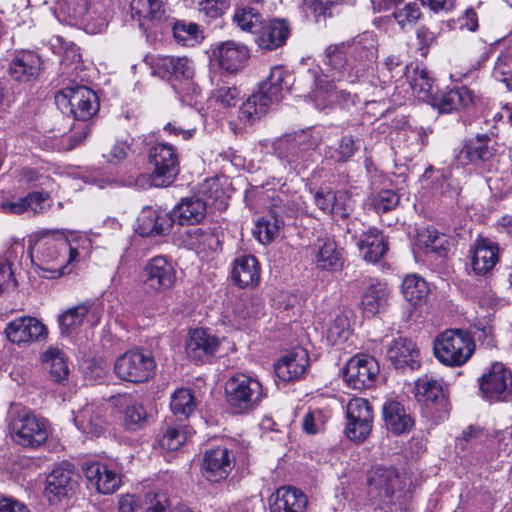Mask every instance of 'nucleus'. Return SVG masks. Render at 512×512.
<instances>
[{"label":"nucleus","mask_w":512,"mask_h":512,"mask_svg":"<svg viewBox=\"0 0 512 512\" xmlns=\"http://www.w3.org/2000/svg\"><path fill=\"white\" fill-rule=\"evenodd\" d=\"M9 431L16 444L35 449L43 445L48 438V421L29 410L22 409L11 415Z\"/></svg>","instance_id":"nucleus-1"},{"label":"nucleus","mask_w":512,"mask_h":512,"mask_svg":"<svg viewBox=\"0 0 512 512\" xmlns=\"http://www.w3.org/2000/svg\"><path fill=\"white\" fill-rule=\"evenodd\" d=\"M475 343L468 332L446 330L434 342L437 359L446 366L456 367L465 364L472 356Z\"/></svg>","instance_id":"nucleus-2"},{"label":"nucleus","mask_w":512,"mask_h":512,"mask_svg":"<svg viewBox=\"0 0 512 512\" xmlns=\"http://www.w3.org/2000/svg\"><path fill=\"white\" fill-rule=\"evenodd\" d=\"M216 180H206L197 194L184 197L171 210L170 220L181 226L199 224L207 214L209 198L218 192Z\"/></svg>","instance_id":"nucleus-3"},{"label":"nucleus","mask_w":512,"mask_h":512,"mask_svg":"<svg viewBox=\"0 0 512 512\" xmlns=\"http://www.w3.org/2000/svg\"><path fill=\"white\" fill-rule=\"evenodd\" d=\"M225 392L228 404L238 413L254 409L265 396L260 381L246 374L230 378Z\"/></svg>","instance_id":"nucleus-4"},{"label":"nucleus","mask_w":512,"mask_h":512,"mask_svg":"<svg viewBox=\"0 0 512 512\" xmlns=\"http://www.w3.org/2000/svg\"><path fill=\"white\" fill-rule=\"evenodd\" d=\"M156 363L153 356L142 349H130L120 355L114 364L118 378L131 383H143L155 372Z\"/></svg>","instance_id":"nucleus-5"},{"label":"nucleus","mask_w":512,"mask_h":512,"mask_svg":"<svg viewBox=\"0 0 512 512\" xmlns=\"http://www.w3.org/2000/svg\"><path fill=\"white\" fill-rule=\"evenodd\" d=\"M38 254L42 269L50 272L52 278L69 273L68 265L79 257L78 250L72 247L65 238L44 241Z\"/></svg>","instance_id":"nucleus-6"},{"label":"nucleus","mask_w":512,"mask_h":512,"mask_svg":"<svg viewBox=\"0 0 512 512\" xmlns=\"http://www.w3.org/2000/svg\"><path fill=\"white\" fill-rule=\"evenodd\" d=\"M370 493L378 498L383 506H390L399 501L405 488V480L390 467H376L368 478Z\"/></svg>","instance_id":"nucleus-7"},{"label":"nucleus","mask_w":512,"mask_h":512,"mask_svg":"<svg viewBox=\"0 0 512 512\" xmlns=\"http://www.w3.org/2000/svg\"><path fill=\"white\" fill-rule=\"evenodd\" d=\"M149 159L154 166L151 174L152 185L155 187L171 185L180 171L175 148L170 144L159 143L151 148Z\"/></svg>","instance_id":"nucleus-8"},{"label":"nucleus","mask_w":512,"mask_h":512,"mask_svg":"<svg viewBox=\"0 0 512 512\" xmlns=\"http://www.w3.org/2000/svg\"><path fill=\"white\" fill-rule=\"evenodd\" d=\"M316 146L317 141L306 131L283 135L273 144L275 154L295 169L307 161Z\"/></svg>","instance_id":"nucleus-9"},{"label":"nucleus","mask_w":512,"mask_h":512,"mask_svg":"<svg viewBox=\"0 0 512 512\" xmlns=\"http://www.w3.org/2000/svg\"><path fill=\"white\" fill-rule=\"evenodd\" d=\"M495 154L492 139L489 134H477L463 140L454 154V164L457 167H480L488 162Z\"/></svg>","instance_id":"nucleus-10"},{"label":"nucleus","mask_w":512,"mask_h":512,"mask_svg":"<svg viewBox=\"0 0 512 512\" xmlns=\"http://www.w3.org/2000/svg\"><path fill=\"white\" fill-rule=\"evenodd\" d=\"M345 435L354 442H363L370 434L373 410L368 400L352 398L346 406Z\"/></svg>","instance_id":"nucleus-11"},{"label":"nucleus","mask_w":512,"mask_h":512,"mask_svg":"<svg viewBox=\"0 0 512 512\" xmlns=\"http://www.w3.org/2000/svg\"><path fill=\"white\" fill-rule=\"evenodd\" d=\"M482 396L490 401H506L512 395V373L500 362L493 363L479 379Z\"/></svg>","instance_id":"nucleus-12"},{"label":"nucleus","mask_w":512,"mask_h":512,"mask_svg":"<svg viewBox=\"0 0 512 512\" xmlns=\"http://www.w3.org/2000/svg\"><path fill=\"white\" fill-rule=\"evenodd\" d=\"M379 373V365L375 358L361 354L352 357L344 372L348 386L356 390L368 389L373 386Z\"/></svg>","instance_id":"nucleus-13"},{"label":"nucleus","mask_w":512,"mask_h":512,"mask_svg":"<svg viewBox=\"0 0 512 512\" xmlns=\"http://www.w3.org/2000/svg\"><path fill=\"white\" fill-rule=\"evenodd\" d=\"M176 281V272L172 264L163 256L150 259L143 268V282L153 292H164Z\"/></svg>","instance_id":"nucleus-14"},{"label":"nucleus","mask_w":512,"mask_h":512,"mask_svg":"<svg viewBox=\"0 0 512 512\" xmlns=\"http://www.w3.org/2000/svg\"><path fill=\"white\" fill-rule=\"evenodd\" d=\"M151 67L162 79L190 80L194 74L193 63L185 56L157 55L152 57Z\"/></svg>","instance_id":"nucleus-15"},{"label":"nucleus","mask_w":512,"mask_h":512,"mask_svg":"<svg viewBox=\"0 0 512 512\" xmlns=\"http://www.w3.org/2000/svg\"><path fill=\"white\" fill-rule=\"evenodd\" d=\"M8 339L15 344H26L46 338V326L35 317H19L11 321L6 329Z\"/></svg>","instance_id":"nucleus-16"},{"label":"nucleus","mask_w":512,"mask_h":512,"mask_svg":"<svg viewBox=\"0 0 512 512\" xmlns=\"http://www.w3.org/2000/svg\"><path fill=\"white\" fill-rule=\"evenodd\" d=\"M41 58L30 50L16 52L9 62L7 73L19 83H30L37 79L41 70Z\"/></svg>","instance_id":"nucleus-17"},{"label":"nucleus","mask_w":512,"mask_h":512,"mask_svg":"<svg viewBox=\"0 0 512 512\" xmlns=\"http://www.w3.org/2000/svg\"><path fill=\"white\" fill-rule=\"evenodd\" d=\"M71 113L78 120H89L98 110V99L94 91L86 86L69 87L63 90Z\"/></svg>","instance_id":"nucleus-18"},{"label":"nucleus","mask_w":512,"mask_h":512,"mask_svg":"<svg viewBox=\"0 0 512 512\" xmlns=\"http://www.w3.org/2000/svg\"><path fill=\"white\" fill-rule=\"evenodd\" d=\"M234 466V457L225 447L207 450L202 463V474L210 482H219L227 478Z\"/></svg>","instance_id":"nucleus-19"},{"label":"nucleus","mask_w":512,"mask_h":512,"mask_svg":"<svg viewBox=\"0 0 512 512\" xmlns=\"http://www.w3.org/2000/svg\"><path fill=\"white\" fill-rule=\"evenodd\" d=\"M87 481L101 494H113L121 485L120 476L99 462L87 463L83 467Z\"/></svg>","instance_id":"nucleus-20"},{"label":"nucleus","mask_w":512,"mask_h":512,"mask_svg":"<svg viewBox=\"0 0 512 512\" xmlns=\"http://www.w3.org/2000/svg\"><path fill=\"white\" fill-rule=\"evenodd\" d=\"M213 56L221 69L229 73H236L248 58V50L240 43L225 41L215 45Z\"/></svg>","instance_id":"nucleus-21"},{"label":"nucleus","mask_w":512,"mask_h":512,"mask_svg":"<svg viewBox=\"0 0 512 512\" xmlns=\"http://www.w3.org/2000/svg\"><path fill=\"white\" fill-rule=\"evenodd\" d=\"M220 339L207 329L197 328L190 332L186 344L187 355L197 361L213 356L219 349Z\"/></svg>","instance_id":"nucleus-22"},{"label":"nucleus","mask_w":512,"mask_h":512,"mask_svg":"<svg viewBox=\"0 0 512 512\" xmlns=\"http://www.w3.org/2000/svg\"><path fill=\"white\" fill-rule=\"evenodd\" d=\"M256 42L262 50H275L282 46L289 37L290 28L284 20L262 21L261 26L256 31Z\"/></svg>","instance_id":"nucleus-23"},{"label":"nucleus","mask_w":512,"mask_h":512,"mask_svg":"<svg viewBox=\"0 0 512 512\" xmlns=\"http://www.w3.org/2000/svg\"><path fill=\"white\" fill-rule=\"evenodd\" d=\"M309 364L308 353L303 348H295L284 355L274 365L277 377L283 381L299 379L306 371Z\"/></svg>","instance_id":"nucleus-24"},{"label":"nucleus","mask_w":512,"mask_h":512,"mask_svg":"<svg viewBox=\"0 0 512 512\" xmlns=\"http://www.w3.org/2000/svg\"><path fill=\"white\" fill-rule=\"evenodd\" d=\"M385 427L395 435L409 433L414 427V420L406 411L403 404L389 400L382 407Z\"/></svg>","instance_id":"nucleus-25"},{"label":"nucleus","mask_w":512,"mask_h":512,"mask_svg":"<svg viewBox=\"0 0 512 512\" xmlns=\"http://www.w3.org/2000/svg\"><path fill=\"white\" fill-rule=\"evenodd\" d=\"M387 357L397 369L419 367V351L415 343L407 338L400 337L394 340L387 349Z\"/></svg>","instance_id":"nucleus-26"},{"label":"nucleus","mask_w":512,"mask_h":512,"mask_svg":"<svg viewBox=\"0 0 512 512\" xmlns=\"http://www.w3.org/2000/svg\"><path fill=\"white\" fill-rule=\"evenodd\" d=\"M233 282L241 288L255 286L260 279V267L252 255H243L233 262L231 271Z\"/></svg>","instance_id":"nucleus-27"},{"label":"nucleus","mask_w":512,"mask_h":512,"mask_svg":"<svg viewBox=\"0 0 512 512\" xmlns=\"http://www.w3.org/2000/svg\"><path fill=\"white\" fill-rule=\"evenodd\" d=\"M475 103V95L466 86L456 87L442 93L434 100L441 113H451L463 108H468Z\"/></svg>","instance_id":"nucleus-28"},{"label":"nucleus","mask_w":512,"mask_h":512,"mask_svg":"<svg viewBox=\"0 0 512 512\" xmlns=\"http://www.w3.org/2000/svg\"><path fill=\"white\" fill-rule=\"evenodd\" d=\"M314 261L321 270H337L343 265L342 250L332 239H319L314 245Z\"/></svg>","instance_id":"nucleus-29"},{"label":"nucleus","mask_w":512,"mask_h":512,"mask_svg":"<svg viewBox=\"0 0 512 512\" xmlns=\"http://www.w3.org/2000/svg\"><path fill=\"white\" fill-rule=\"evenodd\" d=\"M498 245L487 238L477 240L472 256V268L478 275H485L498 261Z\"/></svg>","instance_id":"nucleus-30"},{"label":"nucleus","mask_w":512,"mask_h":512,"mask_svg":"<svg viewBox=\"0 0 512 512\" xmlns=\"http://www.w3.org/2000/svg\"><path fill=\"white\" fill-rule=\"evenodd\" d=\"M349 334V318L341 311L333 312L322 327V340L329 346L343 343Z\"/></svg>","instance_id":"nucleus-31"},{"label":"nucleus","mask_w":512,"mask_h":512,"mask_svg":"<svg viewBox=\"0 0 512 512\" xmlns=\"http://www.w3.org/2000/svg\"><path fill=\"white\" fill-rule=\"evenodd\" d=\"M294 82V77L281 66H275L271 69L269 76L260 83L259 87L274 102H279L283 98V93L289 91Z\"/></svg>","instance_id":"nucleus-32"},{"label":"nucleus","mask_w":512,"mask_h":512,"mask_svg":"<svg viewBox=\"0 0 512 512\" xmlns=\"http://www.w3.org/2000/svg\"><path fill=\"white\" fill-rule=\"evenodd\" d=\"M326 63L331 66L332 74L330 75L332 81L348 80L354 81L352 67L347 63L345 44L331 45L326 49L325 53Z\"/></svg>","instance_id":"nucleus-33"},{"label":"nucleus","mask_w":512,"mask_h":512,"mask_svg":"<svg viewBox=\"0 0 512 512\" xmlns=\"http://www.w3.org/2000/svg\"><path fill=\"white\" fill-rule=\"evenodd\" d=\"M307 505L305 494L294 487L283 486L276 491L274 512H304Z\"/></svg>","instance_id":"nucleus-34"},{"label":"nucleus","mask_w":512,"mask_h":512,"mask_svg":"<svg viewBox=\"0 0 512 512\" xmlns=\"http://www.w3.org/2000/svg\"><path fill=\"white\" fill-rule=\"evenodd\" d=\"M359 250L365 261L376 263L387 251L386 239L381 232L371 229L362 235L359 242Z\"/></svg>","instance_id":"nucleus-35"},{"label":"nucleus","mask_w":512,"mask_h":512,"mask_svg":"<svg viewBox=\"0 0 512 512\" xmlns=\"http://www.w3.org/2000/svg\"><path fill=\"white\" fill-rule=\"evenodd\" d=\"M273 103L275 102L259 87L258 91L249 96L241 105L239 118L252 123L265 115Z\"/></svg>","instance_id":"nucleus-36"},{"label":"nucleus","mask_w":512,"mask_h":512,"mask_svg":"<svg viewBox=\"0 0 512 512\" xmlns=\"http://www.w3.org/2000/svg\"><path fill=\"white\" fill-rule=\"evenodd\" d=\"M43 367L54 382H62L67 379L69 368L65 354L58 347L50 346L41 356Z\"/></svg>","instance_id":"nucleus-37"},{"label":"nucleus","mask_w":512,"mask_h":512,"mask_svg":"<svg viewBox=\"0 0 512 512\" xmlns=\"http://www.w3.org/2000/svg\"><path fill=\"white\" fill-rule=\"evenodd\" d=\"M71 470L57 467L52 470L46 480V492L49 497L53 496L57 500L67 496L68 492L73 489L75 484ZM50 501H53L50 498Z\"/></svg>","instance_id":"nucleus-38"},{"label":"nucleus","mask_w":512,"mask_h":512,"mask_svg":"<svg viewBox=\"0 0 512 512\" xmlns=\"http://www.w3.org/2000/svg\"><path fill=\"white\" fill-rule=\"evenodd\" d=\"M415 398L418 402L429 406L439 400H444L442 382L427 375L415 383Z\"/></svg>","instance_id":"nucleus-39"},{"label":"nucleus","mask_w":512,"mask_h":512,"mask_svg":"<svg viewBox=\"0 0 512 512\" xmlns=\"http://www.w3.org/2000/svg\"><path fill=\"white\" fill-rule=\"evenodd\" d=\"M76 426L86 434L98 435L104 429V419L94 405H86L74 416Z\"/></svg>","instance_id":"nucleus-40"},{"label":"nucleus","mask_w":512,"mask_h":512,"mask_svg":"<svg viewBox=\"0 0 512 512\" xmlns=\"http://www.w3.org/2000/svg\"><path fill=\"white\" fill-rule=\"evenodd\" d=\"M389 290L385 283L370 285L362 297V307L367 314L375 315L382 311L388 302Z\"/></svg>","instance_id":"nucleus-41"},{"label":"nucleus","mask_w":512,"mask_h":512,"mask_svg":"<svg viewBox=\"0 0 512 512\" xmlns=\"http://www.w3.org/2000/svg\"><path fill=\"white\" fill-rule=\"evenodd\" d=\"M169 226L165 216L157 210L145 209L139 217L138 231L142 236L160 235L165 233Z\"/></svg>","instance_id":"nucleus-42"},{"label":"nucleus","mask_w":512,"mask_h":512,"mask_svg":"<svg viewBox=\"0 0 512 512\" xmlns=\"http://www.w3.org/2000/svg\"><path fill=\"white\" fill-rule=\"evenodd\" d=\"M401 290L405 299L414 305L425 301L429 294L427 282L416 274L407 275L404 278Z\"/></svg>","instance_id":"nucleus-43"},{"label":"nucleus","mask_w":512,"mask_h":512,"mask_svg":"<svg viewBox=\"0 0 512 512\" xmlns=\"http://www.w3.org/2000/svg\"><path fill=\"white\" fill-rule=\"evenodd\" d=\"M122 416V424L128 431H138L143 429L147 422L149 415L143 404L135 401L126 403Z\"/></svg>","instance_id":"nucleus-44"},{"label":"nucleus","mask_w":512,"mask_h":512,"mask_svg":"<svg viewBox=\"0 0 512 512\" xmlns=\"http://www.w3.org/2000/svg\"><path fill=\"white\" fill-rule=\"evenodd\" d=\"M278 212L272 210L269 216L257 220L253 234L260 243L268 244L277 237L282 224Z\"/></svg>","instance_id":"nucleus-45"},{"label":"nucleus","mask_w":512,"mask_h":512,"mask_svg":"<svg viewBox=\"0 0 512 512\" xmlns=\"http://www.w3.org/2000/svg\"><path fill=\"white\" fill-rule=\"evenodd\" d=\"M416 243L426 253L443 254L446 251L447 237L434 228H426L418 233Z\"/></svg>","instance_id":"nucleus-46"},{"label":"nucleus","mask_w":512,"mask_h":512,"mask_svg":"<svg viewBox=\"0 0 512 512\" xmlns=\"http://www.w3.org/2000/svg\"><path fill=\"white\" fill-rule=\"evenodd\" d=\"M410 78V87L416 98L426 101L432 95L433 79L425 68L415 67Z\"/></svg>","instance_id":"nucleus-47"},{"label":"nucleus","mask_w":512,"mask_h":512,"mask_svg":"<svg viewBox=\"0 0 512 512\" xmlns=\"http://www.w3.org/2000/svg\"><path fill=\"white\" fill-rule=\"evenodd\" d=\"M196 400L190 389L180 388L171 395L170 408L174 415L188 417L196 409Z\"/></svg>","instance_id":"nucleus-48"},{"label":"nucleus","mask_w":512,"mask_h":512,"mask_svg":"<svg viewBox=\"0 0 512 512\" xmlns=\"http://www.w3.org/2000/svg\"><path fill=\"white\" fill-rule=\"evenodd\" d=\"M90 309L91 304L89 302L67 309L59 316L61 332L69 334L73 329L79 327Z\"/></svg>","instance_id":"nucleus-49"},{"label":"nucleus","mask_w":512,"mask_h":512,"mask_svg":"<svg viewBox=\"0 0 512 512\" xmlns=\"http://www.w3.org/2000/svg\"><path fill=\"white\" fill-rule=\"evenodd\" d=\"M233 20L239 28L251 33H256L263 21L259 11L250 6L238 7L235 10Z\"/></svg>","instance_id":"nucleus-50"},{"label":"nucleus","mask_w":512,"mask_h":512,"mask_svg":"<svg viewBox=\"0 0 512 512\" xmlns=\"http://www.w3.org/2000/svg\"><path fill=\"white\" fill-rule=\"evenodd\" d=\"M398 194L392 190H381L367 199L366 206L376 213H386L395 209L399 204Z\"/></svg>","instance_id":"nucleus-51"},{"label":"nucleus","mask_w":512,"mask_h":512,"mask_svg":"<svg viewBox=\"0 0 512 512\" xmlns=\"http://www.w3.org/2000/svg\"><path fill=\"white\" fill-rule=\"evenodd\" d=\"M170 25L172 26L173 35L178 42L187 46L198 42L200 34L196 24L176 21Z\"/></svg>","instance_id":"nucleus-52"},{"label":"nucleus","mask_w":512,"mask_h":512,"mask_svg":"<svg viewBox=\"0 0 512 512\" xmlns=\"http://www.w3.org/2000/svg\"><path fill=\"white\" fill-rule=\"evenodd\" d=\"M262 311V305L257 299L241 298L233 309L234 317L237 321H244L256 318Z\"/></svg>","instance_id":"nucleus-53"},{"label":"nucleus","mask_w":512,"mask_h":512,"mask_svg":"<svg viewBox=\"0 0 512 512\" xmlns=\"http://www.w3.org/2000/svg\"><path fill=\"white\" fill-rule=\"evenodd\" d=\"M23 198L25 203V213L42 214L51 206L50 197L46 193L34 191L28 193Z\"/></svg>","instance_id":"nucleus-54"},{"label":"nucleus","mask_w":512,"mask_h":512,"mask_svg":"<svg viewBox=\"0 0 512 512\" xmlns=\"http://www.w3.org/2000/svg\"><path fill=\"white\" fill-rule=\"evenodd\" d=\"M187 237L189 247L196 251H203L207 247L212 248V244L216 241L213 233L210 231H204L201 228L190 230Z\"/></svg>","instance_id":"nucleus-55"},{"label":"nucleus","mask_w":512,"mask_h":512,"mask_svg":"<svg viewBox=\"0 0 512 512\" xmlns=\"http://www.w3.org/2000/svg\"><path fill=\"white\" fill-rule=\"evenodd\" d=\"M168 506V497L163 492L149 491L141 502L142 512H166Z\"/></svg>","instance_id":"nucleus-56"},{"label":"nucleus","mask_w":512,"mask_h":512,"mask_svg":"<svg viewBox=\"0 0 512 512\" xmlns=\"http://www.w3.org/2000/svg\"><path fill=\"white\" fill-rule=\"evenodd\" d=\"M335 199H333V211L332 215L336 219H345L353 211V202L351 196L347 191L339 190L335 191Z\"/></svg>","instance_id":"nucleus-57"},{"label":"nucleus","mask_w":512,"mask_h":512,"mask_svg":"<svg viewBox=\"0 0 512 512\" xmlns=\"http://www.w3.org/2000/svg\"><path fill=\"white\" fill-rule=\"evenodd\" d=\"M131 145L132 142L129 138L118 139L113 144L109 152L104 154V157L110 164H119L128 157L129 153L131 152Z\"/></svg>","instance_id":"nucleus-58"},{"label":"nucleus","mask_w":512,"mask_h":512,"mask_svg":"<svg viewBox=\"0 0 512 512\" xmlns=\"http://www.w3.org/2000/svg\"><path fill=\"white\" fill-rule=\"evenodd\" d=\"M393 16L401 28L414 25L421 17L419 7L415 3H409L404 7L397 9Z\"/></svg>","instance_id":"nucleus-59"},{"label":"nucleus","mask_w":512,"mask_h":512,"mask_svg":"<svg viewBox=\"0 0 512 512\" xmlns=\"http://www.w3.org/2000/svg\"><path fill=\"white\" fill-rule=\"evenodd\" d=\"M325 422L326 417L321 410H309L302 419V428L305 433L313 435L323 429Z\"/></svg>","instance_id":"nucleus-60"},{"label":"nucleus","mask_w":512,"mask_h":512,"mask_svg":"<svg viewBox=\"0 0 512 512\" xmlns=\"http://www.w3.org/2000/svg\"><path fill=\"white\" fill-rule=\"evenodd\" d=\"M187 440L186 433L178 428L168 429L159 440L160 446L168 451L178 450Z\"/></svg>","instance_id":"nucleus-61"},{"label":"nucleus","mask_w":512,"mask_h":512,"mask_svg":"<svg viewBox=\"0 0 512 512\" xmlns=\"http://www.w3.org/2000/svg\"><path fill=\"white\" fill-rule=\"evenodd\" d=\"M350 96L349 93L344 92L343 90H338L335 86L327 84V86L321 87L317 91H315L314 98L317 103V106L320 107V101H328L329 104H333L335 102L346 101Z\"/></svg>","instance_id":"nucleus-62"},{"label":"nucleus","mask_w":512,"mask_h":512,"mask_svg":"<svg viewBox=\"0 0 512 512\" xmlns=\"http://www.w3.org/2000/svg\"><path fill=\"white\" fill-rule=\"evenodd\" d=\"M354 42L357 46L363 48V52H360L361 58L372 61L376 57V39L372 32L362 33Z\"/></svg>","instance_id":"nucleus-63"},{"label":"nucleus","mask_w":512,"mask_h":512,"mask_svg":"<svg viewBox=\"0 0 512 512\" xmlns=\"http://www.w3.org/2000/svg\"><path fill=\"white\" fill-rule=\"evenodd\" d=\"M230 0H198V10L206 16L216 18L229 7Z\"/></svg>","instance_id":"nucleus-64"}]
</instances>
